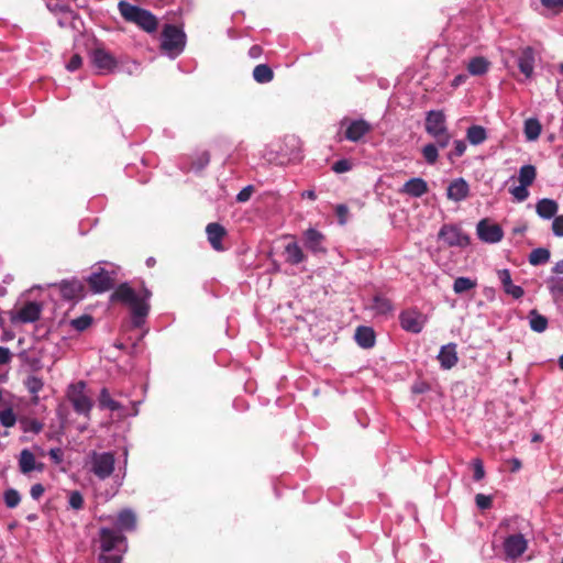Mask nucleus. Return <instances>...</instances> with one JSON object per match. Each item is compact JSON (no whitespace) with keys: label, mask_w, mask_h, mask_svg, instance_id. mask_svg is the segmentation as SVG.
Segmentation results:
<instances>
[{"label":"nucleus","mask_w":563,"mask_h":563,"mask_svg":"<svg viewBox=\"0 0 563 563\" xmlns=\"http://www.w3.org/2000/svg\"><path fill=\"white\" fill-rule=\"evenodd\" d=\"M99 536L101 552H112L114 550H117L118 552L124 551V549H121V545L124 544L126 539L121 533V531H117L110 528H101Z\"/></svg>","instance_id":"6e6552de"},{"label":"nucleus","mask_w":563,"mask_h":563,"mask_svg":"<svg viewBox=\"0 0 563 563\" xmlns=\"http://www.w3.org/2000/svg\"><path fill=\"white\" fill-rule=\"evenodd\" d=\"M497 274L503 285V289L507 295L515 299H519L525 295L522 287L512 284L509 269H499Z\"/></svg>","instance_id":"4be33fe9"},{"label":"nucleus","mask_w":563,"mask_h":563,"mask_svg":"<svg viewBox=\"0 0 563 563\" xmlns=\"http://www.w3.org/2000/svg\"><path fill=\"white\" fill-rule=\"evenodd\" d=\"M552 272L554 274H563V260L555 263V265L552 268Z\"/></svg>","instance_id":"774afa93"},{"label":"nucleus","mask_w":563,"mask_h":563,"mask_svg":"<svg viewBox=\"0 0 563 563\" xmlns=\"http://www.w3.org/2000/svg\"><path fill=\"white\" fill-rule=\"evenodd\" d=\"M68 504L71 509L80 510L84 507V497L80 492L73 490L69 493Z\"/></svg>","instance_id":"49530a36"},{"label":"nucleus","mask_w":563,"mask_h":563,"mask_svg":"<svg viewBox=\"0 0 563 563\" xmlns=\"http://www.w3.org/2000/svg\"><path fill=\"white\" fill-rule=\"evenodd\" d=\"M305 246L312 253L324 254L327 249L323 246L324 235L316 229H308L303 233Z\"/></svg>","instance_id":"dca6fc26"},{"label":"nucleus","mask_w":563,"mask_h":563,"mask_svg":"<svg viewBox=\"0 0 563 563\" xmlns=\"http://www.w3.org/2000/svg\"><path fill=\"white\" fill-rule=\"evenodd\" d=\"M24 385L26 387V389L29 390L30 394L33 395L32 397V404L33 405H37L40 402V397H38V393L43 389L44 387V382L42 378L35 376V375H30L27 376V378L24 380Z\"/></svg>","instance_id":"c85d7f7f"},{"label":"nucleus","mask_w":563,"mask_h":563,"mask_svg":"<svg viewBox=\"0 0 563 563\" xmlns=\"http://www.w3.org/2000/svg\"><path fill=\"white\" fill-rule=\"evenodd\" d=\"M534 49L532 47L527 46L521 49L518 57V67L519 70L526 76V78H530L532 76L534 69Z\"/></svg>","instance_id":"412c9836"},{"label":"nucleus","mask_w":563,"mask_h":563,"mask_svg":"<svg viewBox=\"0 0 563 563\" xmlns=\"http://www.w3.org/2000/svg\"><path fill=\"white\" fill-rule=\"evenodd\" d=\"M559 206L556 201L543 198L537 202L536 211L543 219H551L558 212Z\"/></svg>","instance_id":"bb28decb"},{"label":"nucleus","mask_w":563,"mask_h":563,"mask_svg":"<svg viewBox=\"0 0 563 563\" xmlns=\"http://www.w3.org/2000/svg\"><path fill=\"white\" fill-rule=\"evenodd\" d=\"M91 472L101 481L109 478L114 472L115 457L112 452L98 453L92 451Z\"/></svg>","instance_id":"39448f33"},{"label":"nucleus","mask_w":563,"mask_h":563,"mask_svg":"<svg viewBox=\"0 0 563 563\" xmlns=\"http://www.w3.org/2000/svg\"><path fill=\"white\" fill-rule=\"evenodd\" d=\"M466 137L473 145H479L487 139L486 130L482 125H472L467 129Z\"/></svg>","instance_id":"72a5a7b5"},{"label":"nucleus","mask_w":563,"mask_h":563,"mask_svg":"<svg viewBox=\"0 0 563 563\" xmlns=\"http://www.w3.org/2000/svg\"><path fill=\"white\" fill-rule=\"evenodd\" d=\"M476 287V282L468 277H457L453 284L455 294H463Z\"/></svg>","instance_id":"58836bf2"},{"label":"nucleus","mask_w":563,"mask_h":563,"mask_svg":"<svg viewBox=\"0 0 563 563\" xmlns=\"http://www.w3.org/2000/svg\"><path fill=\"white\" fill-rule=\"evenodd\" d=\"M86 389L87 383L85 380L73 383L67 387L66 397L71 404L76 413L90 419L93 400L88 395Z\"/></svg>","instance_id":"7ed1b4c3"},{"label":"nucleus","mask_w":563,"mask_h":563,"mask_svg":"<svg viewBox=\"0 0 563 563\" xmlns=\"http://www.w3.org/2000/svg\"><path fill=\"white\" fill-rule=\"evenodd\" d=\"M470 195V186L463 178L454 179L448 187L446 197L453 201H462Z\"/></svg>","instance_id":"a211bd4d"},{"label":"nucleus","mask_w":563,"mask_h":563,"mask_svg":"<svg viewBox=\"0 0 563 563\" xmlns=\"http://www.w3.org/2000/svg\"><path fill=\"white\" fill-rule=\"evenodd\" d=\"M429 191L428 184L420 177L410 178L404 184L401 192L415 198H420Z\"/></svg>","instance_id":"5701e85b"},{"label":"nucleus","mask_w":563,"mask_h":563,"mask_svg":"<svg viewBox=\"0 0 563 563\" xmlns=\"http://www.w3.org/2000/svg\"><path fill=\"white\" fill-rule=\"evenodd\" d=\"M253 78L258 84H267L273 80L274 73L266 64H260L253 69Z\"/></svg>","instance_id":"473e14b6"},{"label":"nucleus","mask_w":563,"mask_h":563,"mask_svg":"<svg viewBox=\"0 0 563 563\" xmlns=\"http://www.w3.org/2000/svg\"><path fill=\"white\" fill-rule=\"evenodd\" d=\"M286 262L291 265H298L306 260V255L297 242L288 243L285 246Z\"/></svg>","instance_id":"a878e982"},{"label":"nucleus","mask_w":563,"mask_h":563,"mask_svg":"<svg viewBox=\"0 0 563 563\" xmlns=\"http://www.w3.org/2000/svg\"><path fill=\"white\" fill-rule=\"evenodd\" d=\"M19 468L22 474H29L32 471L42 472L44 470V464L37 463L35 455L30 450L24 449L20 453Z\"/></svg>","instance_id":"aec40b11"},{"label":"nucleus","mask_w":563,"mask_h":563,"mask_svg":"<svg viewBox=\"0 0 563 563\" xmlns=\"http://www.w3.org/2000/svg\"><path fill=\"white\" fill-rule=\"evenodd\" d=\"M49 457L55 462V463H60L62 462V456H63V452L59 448H55V449H51L49 452Z\"/></svg>","instance_id":"e2e57ef3"},{"label":"nucleus","mask_w":563,"mask_h":563,"mask_svg":"<svg viewBox=\"0 0 563 563\" xmlns=\"http://www.w3.org/2000/svg\"><path fill=\"white\" fill-rule=\"evenodd\" d=\"M117 526L120 530L132 531L136 526V516L130 509H123L119 512Z\"/></svg>","instance_id":"cd10ccee"},{"label":"nucleus","mask_w":563,"mask_h":563,"mask_svg":"<svg viewBox=\"0 0 563 563\" xmlns=\"http://www.w3.org/2000/svg\"><path fill=\"white\" fill-rule=\"evenodd\" d=\"M432 136L435 139L437 145L441 148L446 147L451 141V135L448 130Z\"/></svg>","instance_id":"864d4df0"},{"label":"nucleus","mask_w":563,"mask_h":563,"mask_svg":"<svg viewBox=\"0 0 563 563\" xmlns=\"http://www.w3.org/2000/svg\"><path fill=\"white\" fill-rule=\"evenodd\" d=\"M11 354L9 349L0 346V365L9 363Z\"/></svg>","instance_id":"69168bd1"},{"label":"nucleus","mask_w":563,"mask_h":563,"mask_svg":"<svg viewBox=\"0 0 563 563\" xmlns=\"http://www.w3.org/2000/svg\"><path fill=\"white\" fill-rule=\"evenodd\" d=\"M335 212L340 224H345L347 220L349 208L345 205H338L335 208Z\"/></svg>","instance_id":"13d9d810"},{"label":"nucleus","mask_w":563,"mask_h":563,"mask_svg":"<svg viewBox=\"0 0 563 563\" xmlns=\"http://www.w3.org/2000/svg\"><path fill=\"white\" fill-rule=\"evenodd\" d=\"M254 192V187L249 185L246 187H244L236 196V201L238 202H246L252 194Z\"/></svg>","instance_id":"6e6d98bb"},{"label":"nucleus","mask_w":563,"mask_h":563,"mask_svg":"<svg viewBox=\"0 0 563 563\" xmlns=\"http://www.w3.org/2000/svg\"><path fill=\"white\" fill-rule=\"evenodd\" d=\"M372 131V125L363 120L352 121L345 130V139L351 142H358L364 135Z\"/></svg>","instance_id":"f3484780"},{"label":"nucleus","mask_w":563,"mask_h":563,"mask_svg":"<svg viewBox=\"0 0 563 563\" xmlns=\"http://www.w3.org/2000/svg\"><path fill=\"white\" fill-rule=\"evenodd\" d=\"M439 239L444 242L446 246L464 247L468 245L470 239L462 232L460 228L452 224H444L439 231Z\"/></svg>","instance_id":"1a4fd4ad"},{"label":"nucleus","mask_w":563,"mask_h":563,"mask_svg":"<svg viewBox=\"0 0 563 563\" xmlns=\"http://www.w3.org/2000/svg\"><path fill=\"white\" fill-rule=\"evenodd\" d=\"M537 177V169L533 165H523L519 169V183L523 186H531Z\"/></svg>","instance_id":"f704fd0d"},{"label":"nucleus","mask_w":563,"mask_h":563,"mask_svg":"<svg viewBox=\"0 0 563 563\" xmlns=\"http://www.w3.org/2000/svg\"><path fill=\"white\" fill-rule=\"evenodd\" d=\"M355 341L363 349L373 347L375 344L374 330L369 327H358L355 331Z\"/></svg>","instance_id":"393cba45"},{"label":"nucleus","mask_w":563,"mask_h":563,"mask_svg":"<svg viewBox=\"0 0 563 563\" xmlns=\"http://www.w3.org/2000/svg\"><path fill=\"white\" fill-rule=\"evenodd\" d=\"M87 283L92 292L102 294L113 288L114 278L104 268H99L87 278Z\"/></svg>","instance_id":"9b49d317"},{"label":"nucleus","mask_w":563,"mask_h":563,"mask_svg":"<svg viewBox=\"0 0 563 563\" xmlns=\"http://www.w3.org/2000/svg\"><path fill=\"white\" fill-rule=\"evenodd\" d=\"M488 68L489 62L483 56L472 58L467 65V70L473 76L484 75Z\"/></svg>","instance_id":"c756f323"},{"label":"nucleus","mask_w":563,"mask_h":563,"mask_svg":"<svg viewBox=\"0 0 563 563\" xmlns=\"http://www.w3.org/2000/svg\"><path fill=\"white\" fill-rule=\"evenodd\" d=\"M542 4L555 12H559L563 9V0H541Z\"/></svg>","instance_id":"052dcab7"},{"label":"nucleus","mask_w":563,"mask_h":563,"mask_svg":"<svg viewBox=\"0 0 563 563\" xmlns=\"http://www.w3.org/2000/svg\"><path fill=\"white\" fill-rule=\"evenodd\" d=\"M92 323V317L89 314H82L76 319H73L70 324L77 331H85Z\"/></svg>","instance_id":"c03bdc74"},{"label":"nucleus","mask_w":563,"mask_h":563,"mask_svg":"<svg viewBox=\"0 0 563 563\" xmlns=\"http://www.w3.org/2000/svg\"><path fill=\"white\" fill-rule=\"evenodd\" d=\"M474 475L473 478L476 482L482 481L485 477L484 464L481 459H475L472 462Z\"/></svg>","instance_id":"09e8293b"},{"label":"nucleus","mask_w":563,"mask_h":563,"mask_svg":"<svg viewBox=\"0 0 563 563\" xmlns=\"http://www.w3.org/2000/svg\"><path fill=\"white\" fill-rule=\"evenodd\" d=\"M152 291L141 285V289L136 292L128 283H121L110 296L112 302H121L131 310L132 322L135 327H140L150 312V299Z\"/></svg>","instance_id":"f257e3e1"},{"label":"nucleus","mask_w":563,"mask_h":563,"mask_svg":"<svg viewBox=\"0 0 563 563\" xmlns=\"http://www.w3.org/2000/svg\"><path fill=\"white\" fill-rule=\"evenodd\" d=\"M82 65V58L79 54H74L69 62L67 63L66 65V68L69 70V71H75L77 69H79Z\"/></svg>","instance_id":"5fc2aeb1"},{"label":"nucleus","mask_w":563,"mask_h":563,"mask_svg":"<svg viewBox=\"0 0 563 563\" xmlns=\"http://www.w3.org/2000/svg\"><path fill=\"white\" fill-rule=\"evenodd\" d=\"M44 492H45V489H44V486L42 484H34L31 487L30 494H31L32 498L37 500V499H40L42 497Z\"/></svg>","instance_id":"680f3d73"},{"label":"nucleus","mask_w":563,"mask_h":563,"mask_svg":"<svg viewBox=\"0 0 563 563\" xmlns=\"http://www.w3.org/2000/svg\"><path fill=\"white\" fill-rule=\"evenodd\" d=\"M426 320V316L416 309L405 310L399 314L401 328L411 333H420Z\"/></svg>","instance_id":"9d476101"},{"label":"nucleus","mask_w":563,"mask_h":563,"mask_svg":"<svg viewBox=\"0 0 563 563\" xmlns=\"http://www.w3.org/2000/svg\"><path fill=\"white\" fill-rule=\"evenodd\" d=\"M422 155L428 164H435L439 157L437 145L433 143L424 145L422 148Z\"/></svg>","instance_id":"79ce46f5"},{"label":"nucleus","mask_w":563,"mask_h":563,"mask_svg":"<svg viewBox=\"0 0 563 563\" xmlns=\"http://www.w3.org/2000/svg\"><path fill=\"white\" fill-rule=\"evenodd\" d=\"M89 58L91 65L98 69L99 74H110L118 67L117 58L102 47L90 51Z\"/></svg>","instance_id":"423d86ee"},{"label":"nucleus","mask_w":563,"mask_h":563,"mask_svg":"<svg viewBox=\"0 0 563 563\" xmlns=\"http://www.w3.org/2000/svg\"><path fill=\"white\" fill-rule=\"evenodd\" d=\"M41 317V306L37 302L29 301L18 313V319L24 323L35 322Z\"/></svg>","instance_id":"b1692460"},{"label":"nucleus","mask_w":563,"mask_h":563,"mask_svg":"<svg viewBox=\"0 0 563 563\" xmlns=\"http://www.w3.org/2000/svg\"><path fill=\"white\" fill-rule=\"evenodd\" d=\"M438 360L440 362L441 367L444 369H451L452 367H454L459 362L456 344L449 343L446 345H443L439 352Z\"/></svg>","instance_id":"6ab92c4d"},{"label":"nucleus","mask_w":563,"mask_h":563,"mask_svg":"<svg viewBox=\"0 0 563 563\" xmlns=\"http://www.w3.org/2000/svg\"><path fill=\"white\" fill-rule=\"evenodd\" d=\"M161 37V49L169 55H178L185 47L186 35L174 24H165Z\"/></svg>","instance_id":"20e7f679"},{"label":"nucleus","mask_w":563,"mask_h":563,"mask_svg":"<svg viewBox=\"0 0 563 563\" xmlns=\"http://www.w3.org/2000/svg\"><path fill=\"white\" fill-rule=\"evenodd\" d=\"M206 233L213 250L218 252L224 251L222 239L227 235V230L223 225L211 222L206 227Z\"/></svg>","instance_id":"2eb2a0df"},{"label":"nucleus","mask_w":563,"mask_h":563,"mask_svg":"<svg viewBox=\"0 0 563 563\" xmlns=\"http://www.w3.org/2000/svg\"><path fill=\"white\" fill-rule=\"evenodd\" d=\"M122 552L111 553V552H101L98 558L99 563H122Z\"/></svg>","instance_id":"de8ad7c7"},{"label":"nucleus","mask_w":563,"mask_h":563,"mask_svg":"<svg viewBox=\"0 0 563 563\" xmlns=\"http://www.w3.org/2000/svg\"><path fill=\"white\" fill-rule=\"evenodd\" d=\"M478 238L487 243H497L503 236V230L498 224H492L487 219H483L477 224Z\"/></svg>","instance_id":"ddd939ff"},{"label":"nucleus","mask_w":563,"mask_h":563,"mask_svg":"<svg viewBox=\"0 0 563 563\" xmlns=\"http://www.w3.org/2000/svg\"><path fill=\"white\" fill-rule=\"evenodd\" d=\"M98 402H99V408L100 409H109L111 411H117V410H120L122 408L120 402H118L114 399H112L108 388H106V387H103L100 390Z\"/></svg>","instance_id":"2f4dec72"},{"label":"nucleus","mask_w":563,"mask_h":563,"mask_svg":"<svg viewBox=\"0 0 563 563\" xmlns=\"http://www.w3.org/2000/svg\"><path fill=\"white\" fill-rule=\"evenodd\" d=\"M20 424L24 432L40 433L43 430V423L36 419L23 418L20 420Z\"/></svg>","instance_id":"ea45409f"},{"label":"nucleus","mask_w":563,"mask_h":563,"mask_svg":"<svg viewBox=\"0 0 563 563\" xmlns=\"http://www.w3.org/2000/svg\"><path fill=\"white\" fill-rule=\"evenodd\" d=\"M541 133V124L537 119H528L525 122V135L528 141H534Z\"/></svg>","instance_id":"e433bc0d"},{"label":"nucleus","mask_w":563,"mask_h":563,"mask_svg":"<svg viewBox=\"0 0 563 563\" xmlns=\"http://www.w3.org/2000/svg\"><path fill=\"white\" fill-rule=\"evenodd\" d=\"M508 464L510 465V472L512 473L518 472L522 466L521 461L517 457L510 459Z\"/></svg>","instance_id":"338daca9"},{"label":"nucleus","mask_w":563,"mask_h":563,"mask_svg":"<svg viewBox=\"0 0 563 563\" xmlns=\"http://www.w3.org/2000/svg\"><path fill=\"white\" fill-rule=\"evenodd\" d=\"M263 54V48L260 45H253L249 49V56L253 59L260 58Z\"/></svg>","instance_id":"0e129e2a"},{"label":"nucleus","mask_w":563,"mask_h":563,"mask_svg":"<svg viewBox=\"0 0 563 563\" xmlns=\"http://www.w3.org/2000/svg\"><path fill=\"white\" fill-rule=\"evenodd\" d=\"M553 233L563 236V216L555 217L552 223Z\"/></svg>","instance_id":"bf43d9fd"},{"label":"nucleus","mask_w":563,"mask_h":563,"mask_svg":"<svg viewBox=\"0 0 563 563\" xmlns=\"http://www.w3.org/2000/svg\"><path fill=\"white\" fill-rule=\"evenodd\" d=\"M53 287L58 289L62 298L65 300L79 301L85 297V285L76 278L64 279L58 284H54Z\"/></svg>","instance_id":"0eeeda50"},{"label":"nucleus","mask_w":563,"mask_h":563,"mask_svg":"<svg viewBox=\"0 0 563 563\" xmlns=\"http://www.w3.org/2000/svg\"><path fill=\"white\" fill-rule=\"evenodd\" d=\"M424 128L428 134L437 135L446 131L445 115L441 110H431L427 113Z\"/></svg>","instance_id":"4468645a"},{"label":"nucleus","mask_w":563,"mask_h":563,"mask_svg":"<svg viewBox=\"0 0 563 563\" xmlns=\"http://www.w3.org/2000/svg\"><path fill=\"white\" fill-rule=\"evenodd\" d=\"M0 422L5 428H11L15 424L16 417L12 408H7L0 412Z\"/></svg>","instance_id":"a18cd8bd"},{"label":"nucleus","mask_w":563,"mask_h":563,"mask_svg":"<svg viewBox=\"0 0 563 563\" xmlns=\"http://www.w3.org/2000/svg\"><path fill=\"white\" fill-rule=\"evenodd\" d=\"M529 323L532 331L542 333L548 328L547 317L540 314L538 310L533 309L529 312Z\"/></svg>","instance_id":"7c9ffc66"},{"label":"nucleus","mask_w":563,"mask_h":563,"mask_svg":"<svg viewBox=\"0 0 563 563\" xmlns=\"http://www.w3.org/2000/svg\"><path fill=\"white\" fill-rule=\"evenodd\" d=\"M3 500L8 508H15L21 501V496L16 489L9 488L3 494Z\"/></svg>","instance_id":"a19ab883"},{"label":"nucleus","mask_w":563,"mask_h":563,"mask_svg":"<svg viewBox=\"0 0 563 563\" xmlns=\"http://www.w3.org/2000/svg\"><path fill=\"white\" fill-rule=\"evenodd\" d=\"M475 503L476 506L482 509L486 510L489 509L493 505V498L490 496L484 495V494H477L475 496Z\"/></svg>","instance_id":"3c124183"},{"label":"nucleus","mask_w":563,"mask_h":563,"mask_svg":"<svg viewBox=\"0 0 563 563\" xmlns=\"http://www.w3.org/2000/svg\"><path fill=\"white\" fill-rule=\"evenodd\" d=\"M528 548V542L522 534H511L505 539L504 550L509 559L521 556Z\"/></svg>","instance_id":"f8f14e48"},{"label":"nucleus","mask_w":563,"mask_h":563,"mask_svg":"<svg viewBox=\"0 0 563 563\" xmlns=\"http://www.w3.org/2000/svg\"><path fill=\"white\" fill-rule=\"evenodd\" d=\"M118 9L126 22L136 24L143 31L152 33L157 30L158 20L151 11L124 0L118 3Z\"/></svg>","instance_id":"f03ea898"},{"label":"nucleus","mask_w":563,"mask_h":563,"mask_svg":"<svg viewBox=\"0 0 563 563\" xmlns=\"http://www.w3.org/2000/svg\"><path fill=\"white\" fill-rule=\"evenodd\" d=\"M550 260V251L544 247H538L529 254V263L533 266L545 264Z\"/></svg>","instance_id":"c9c22d12"},{"label":"nucleus","mask_w":563,"mask_h":563,"mask_svg":"<svg viewBox=\"0 0 563 563\" xmlns=\"http://www.w3.org/2000/svg\"><path fill=\"white\" fill-rule=\"evenodd\" d=\"M372 308L377 313L386 314V313H388V312H390L393 310V303H391V301L388 298H386L384 296H380V295H376L373 298Z\"/></svg>","instance_id":"4c0bfd02"},{"label":"nucleus","mask_w":563,"mask_h":563,"mask_svg":"<svg viewBox=\"0 0 563 563\" xmlns=\"http://www.w3.org/2000/svg\"><path fill=\"white\" fill-rule=\"evenodd\" d=\"M466 151V144L462 140H456L454 142V151L450 153L449 157L452 158V156L460 157L462 156Z\"/></svg>","instance_id":"4d7b16f0"},{"label":"nucleus","mask_w":563,"mask_h":563,"mask_svg":"<svg viewBox=\"0 0 563 563\" xmlns=\"http://www.w3.org/2000/svg\"><path fill=\"white\" fill-rule=\"evenodd\" d=\"M518 201H525L529 197L528 186L519 185L510 190Z\"/></svg>","instance_id":"603ef678"},{"label":"nucleus","mask_w":563,"mask_h":563,"mask_svg":"<svg viewBox=\"0 0 563 563\" xmlns=\"http://www.w3.org/2000/svg\"><path fill=\"white\" fill-rule=\"evenodd\" d=\"M550 292L552 294L554 300L563 301V277L551 279L549 286Z\"/></svg>","instance_id":"37998d69"},{"label":"nucleus","mask_w":563,"mask_h":563,"mask_svg":"<svg viewBox=\"0 0 563 563\" xmlns=\"http://www.w3.org/2000/svg\"><path fill=\"white\" fill-rule=\"evenodd\" d=\"M352 169V163L350 159L343 158L336 161L332 165V170L336 174H342Z\"/></svg>","instance_id":"8fccbe9b"}]
</instances>
